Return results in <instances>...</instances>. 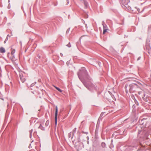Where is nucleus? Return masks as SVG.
<instances>
[{
  "instance_id": "1",
  "label": "nucleus",
  "mask_w": 151,
  "mask_h": 151,
  "mask_svg": "<svg viewBox=\"0 0 151 151\" xmlns=\"http://www.w3.org/2000/svg\"><path fill=\"white\" fill-rule=\"evenodd\" d=\"M11 52L9 58L12 61H14L15 60V58L14 55V54L15 52V50L14 49L11 48Z\"/></svg>"
},
{
  "instance_id": "2",
  "label": "nucleus",
  "mask_w": 151,
  "mask_h": 151,
  "mask_svg": "<svg viewBox=\"0 0 151 151\" xmlns=\"http://www.w3.org/2000/svg\"><path fill=\"white\" fill-rule=\"evenodd\" d=\"M137 85L136 84H132L130 86L129 90L131 91L133 90H134L137 87Z\"/></svg>"
},
{
  "instance_id": "3",
  "label": "nucleus",
  "mask_w": 151,
  "mask_h": 151,
  "mask_svg": "<svg viewBox=\"0 0 151 151\" xmlns=\"http://www.w3.org/2000/svg\"><path fill=\"white\" fill-rule=\"evenodd\" d=\"M58 108L57 106L55 107V124H57V117L58 115Z\"/></svg>"
},
{
  "instance_id": "4",
  "label": "nucleus",
  "mask_w": 151,
  "mask_h": 151,
  "mask_svg": "<svg viewBox=\"0 0 151 151\" xmlns=\"http://www.w3.org/2000/svg\"><path fill=\"white\" fill-rule=\"evenodd\" d=\"M20 78L21 81L23 83L25 82L26 80L25 77L23 76L22 73L20 74Z\"/></svg>"
},
{
  "instance_id": "5",
  "label": "nucleus",
  "mask_w": 151,
  "mask_h": 151,
  "mask_svg": "<svg viewBox=\"0 0 151 151\" xmlns=\"http://www.w3.org/2000/svg\"><path fill=\"white\" fill-rule=\"evenodd\" d=\"M104 30L103 32V34H104L106 33V32H107V30H108L107 29H106V26H103Z\"/></svg>"
},
{
  "instance_id": "6",
  "label": "nucleus",
  "mask_w": 151,
  "mask_h": 151,
  "mask_svg": "<svg viewBox=\"0 0 151 151\" xmlns=\"http://www.w3.org/2000/svg\"><path fill=\"white\" fill-rule=\"evenodd\" d=\"M0 52L1 53L5 52V49L3 47H1L0 48Z\"/></svg>"
},
{
  "instance_id": "7",
  "label": "nucleus",
  "mask_w": 151,
  "mask_h": 151,
  "mask_svg": "<svg viewBox=\"0 0 151 151\" xmlns=\"http://www.w3.org/2000/svg\"><path fill=\"white\" fill-rule=\"evenodd\" d=\"M54 87H55V88L59 92H61L62 91V90H61L59 88L57 87L56 86H54Z\"/></svg>"
},
{
  "instance_id": "8",
  "label": "nucleus",
  "mask_w": 151,
  "mask_h": 151,
  "mask_svg": "<svg viewBox=\"0 0 151 151\" xmlns=\"http://www.w3.org/2000/svg\"><path fill=\"white\" fill-rule=\"evenodd\" d=\"M101 145L102 147H105L106 145L104 143L102 142L101 144Z\"/></svg>"
},
{
  "instance_id": "9",
  "label": "nucleus",
  "mask_w": 151,
  "mask_h": 151,
  "mask_svg": "<svg viewBox=\"0 0 151 151\" xmlns=\"http://www.w3.org/2000/svg\"><path fill=\"white\" fill-rule=\"evenodd\" d=\"M84 5L86 7H87V6H88V4H87V3L85 1L84 3Z\"/></svg>"
},
{
  "instance_id": "10",
  "label": "nucleus",
  "mask_w": 151,
  "mask_h": 151,
  "mask_svg": "<svg viewBox=\"0 0 151 151\" xmlns=\"http://www.w3.org/2000/svg\"><path fill=\"white\" fill-rule=\"evenodd\" d=\"M67 46L69 47H71V45L70 44V43H69L67 45Z\"/></svg>"
},
{
  "instance_id": "11",
  "label": "nucleus",
  "mask_w": 151,
  "mask_h": 151,
  "mask_svg": "<svg viewBox=\"0 0 151 151\" xmlns=\"http://www.w3.org/2000/svg\"><path fill=\"white\" fill-rule=\"evenodd\" d=\"M41 127H42V126H41V125L40 124V126L39 127V128H40V129H42L41 128Z\"/></svg>"
},
{
  "instance_id": "12",
  "label": "nucleus",
  "mask_w": 151,
  "mask_h": 151,
  "mask_svg": "<svg viewBox=\"0 0 151 151\" xmlns=\"http://www.w3.org/2000/svg\"><path fill=\"white\" fill-rule=\"evenodd\" d=\"M9 36V35H7L6 38H7Z\"/></svg>"
},
{
  "instance_id": "13",
  "label": "nucleus",
  "mask_w": 151,
  "mask_h": 151,
  "mask_svg": "<svg viewBox=\"0 0 151 151\" xmlns=\"http://www.w3.org/2000/svg\"><path fill=\"white\" fill-rule=\"evenodd\" d=\"M62 55H63V54H62L61 53V55L62 56Z\"/></svg>"
},
{
  "instance_id": "14",
  "label": "nucleus",
  "mask_w": 151,
  "mask_h": 151,
  "mask_svg": "<svg viewBox=\"0 0 151 151\" xmlns=\"http://www.w3.org/2000/svg\"><path fill=\"white\" fill-rule=\"evenodd\" d=\"M47 122H47V121L46 123H47Z\"/></svg>"
}]
</instances>
